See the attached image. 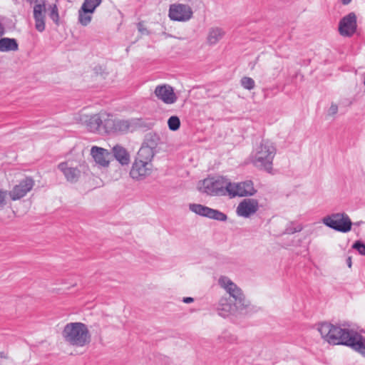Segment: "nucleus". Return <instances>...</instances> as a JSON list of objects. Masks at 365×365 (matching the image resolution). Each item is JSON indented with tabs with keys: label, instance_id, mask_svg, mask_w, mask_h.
I'll use <instances>...</instances> for the list:
<instances>
[{
	"label": "nucleus",
	"instance_id": "nucleus-1",
	"mask_svg": "<svg viewBox=\"0 0 365 365\" xmlns=\"http://www.w3.org/2000/svg\"><path fill=\"white\" fill-rule=\"evenodd\" d=\"M62 336L66 343L77 347H83L91 340L87 325L82 322L66 324L62 331Z\"/></svg>",
	"mask_w": 365,
	"mask_h": 365
},
{
	"label": "nucleus",
	"instance_id": "nucleus-2",
	"mask_svg": "<svg viewBox=\"0 0 365 365\" xmlns=\"http://www.w3.org/2000/svg\"><path fill=\"white\" fill-rule=\"evenodd\" d=\"M276 152L273 143L262 140L252 152L251 162L256 168L271 173Z\"/></svg>",
	"mask_w": 365,
	"mask_h": 365
},
{
	"label": "nucleus",
	"instance_id": "nucleus-3",
	"mask_svg": "<svg viewBox=\"0 0 365 365\" xmlns=\"http://www.w3.org/2000/svg\"><path fill=\"white\" fill-rule=\"evenodd\" d=\"M333 324L329 322H322L319 325L318 331L322 337L329 344L334 345H344L353 330L346 328V325Z\"/></svg>",
	"mask_w": 365,
	"mask_h": 365
},
{
	"label": "nucleus",
	"instance_id": "nucleus-4",
	"mask_svg": "<svg viewBox=\"0 0 365 365\" xmlns=\"http://www.w3.org/2000/svg\"><path fill=\"white\" fill-rule=\"evenodd\" d=\"M219 283L229 293V297L227 298L235 304L241 313L247 314L251 311L250 301L245 299L241 289L227 277H220Z\"/></svg>",
	"mask_w": 365,
	"mask_h": 365
},
{
	"label": "nucleus",
	"instance_id": "nucleus-5",
	"mask_svg": "<svg viewBox=\"0 0 365 365\" xmlns=\"http://www.w3.org/2000/svg\"><path fill=\"white\" fill-rule=\"evenodd\" d=\"M200 190L211 196L230 195L231 182L222 176L205 179Z\"/></svg>",
	"mask_w": 365,
	"mask_h": 365
},
{
	"label": "nucleus",
	"instance_id": "nucleus-6",
	"mask_svg": "<svg viewBox=\"0 0 365 365\" xmlns=\"http://www.w3.org/2000/svg\"><path fill=\"white\" fill-rule=\"evenodd\" d=\"M322 222L327 227L342 233H346L351 230L352 222L345 213H334L324 217Z\"/></svg>",
	"mask_w": 365,
	"mask_h": 365
},
{
	"label": "nucleus",
	"instance_id": "nucleus-7",
	"mask_svg": "<svg viewBox=\"0 0 365 365\" xmlns=\"http://www.w3.org/2000/svg\"><path fill=\"white\" fill-rule=\"evenodd\" d=\"M111 115L106 112L84 115L81 120L86 125L87 130L91 133H98L101 130L105 132V125L108 117Z\"/></svg>",
	"mask_w": 365,
	"mask_h": 365
},
{
	"label": "nucleus",
	"instance_id": "nucleus-8",
	"mask_svg": "<svg viewBox=\"0 0 365 365\" xmlns=\"http://www.w3.org/2000/svg\"><path fill=\"white\" fill-rule=\"evenodd\" d=\"M189 209L196 215L207 217L209 219L220 222H225L227 220V216L225 213L201 204H190Z\"/></svg>",
	"mask_w": 365,
	"mask_h": 365
},
{
	"label": "nucleus",
	"instance_id": "nucleus-9",
	"mask_svg": "<svg viewBox=\"0 0 365 365\" xmlns=\"http://www.w3.org/2000/svg\"><path fill=\"white\" fill-rule=\"evenodd\" d=\"M193 11L187 4H172L169 9V17L175 21H187L192 17Z\"/></svg>",
	"mask_w": 365,
	"mask_h": 365
},
{
	"label": "nucleus",
	"instance_id": "nucleus-10",
	"mask_svg": "<svg viewBox=\"0 0 365 365\" xmlns=\"http://www.w3.org/2000/svg\"><path fill=\"white\" fill-rule=\"evenodd\" d=\"M356 16L354 12H350L339 21V32L342 36H352L356 32Z\"/></svg>",
	"mask_w": 365,
	"mask_h": 365
},
{
	"label": "nucleus",
	"instance_id": "nucleus-11",
	"mask_svg": "<svg viewBox=\"0 0 365 365\" xmlns=\"http://www.w3.org/2000/svg\"><path fill=\"white\" fill-rule=\"evenodd\" d=\"M256 192L257 190L251 180H246L237 184L231 182L230 196L231 197L252 196Z\"/></svg>",
	"mask_w": 365,
	"mask_h": 365
},
{
	"label": "nucleus",
	"instance_id": "nucleus-12",
	"mask_svg": "<svg viewBox=\"0 0 365 365\" xmlns=\"http://www.w3.org/2000/svg\"><path fill=\"white\" fill-rule=\"evenodd\" d=\"M152 168V163L135 159L130 169V175L133 179L141 180L151 173Z\"/></svg>",
	"mask_w": 365,
	"mask_h": 365
},
{
	"label": "nucleus",
	"instance_id": "nucleus-13",
	"mask_svg": "<svg viewBox=\"0 0 365 365\" xmlns=\"http://www.w3.org/2000/svg\"><path fill=\"white\" fill-rule=\"evenodd\" d=\"M34 181L30 178L27 177L21 180L19 184L15 185L12 190L9 192V196L12 200H17L24 197L34 187Z\"/></svg>",
	"mask_w": 365,
	"mask_h": 365
},
{
	"label": "nucleus",
	"instance_id": "nucleus-14",
	"mask_svg": "<svg viewBox=\"0 0 365 365\" xmlns=\"http://www.w3.org/2000/svg\"><path fill=\"white\" fill-rule=\"evenodd\" d=\"M130 127V123L128 120H114L108 118L105 125V133H125Z\"/></svg>",
	"mask_w": 365,
	"mask_h": 365
},
{
	"label": "nucleus",
	"instance_id": "nucleus-15",
	"mask_svg": "<svg viewBox=\"0 0 365 365\" xmlns=\"http://www.w3.org/2000/svg\"><path fill=\"white\" fill-rule=\"evenodd\" d=\"M259 209V202L253 198H246L240 202L237 207V214L243 217H250Z\"/></svg>",
	"mask_w": 365,
	"mask_h": 365
},
{
	"label": "nucleus",
	"instance_id": "nucleus-16",
	"mask_svg": "<svg viewBox=\"0 0 365 365\" xmlns=\"http://www.w3.org/2000/svg\"><path fill=\"white\" fill-rule=\"evenodd\" d=\"M345 346L365 357V337L357 331H352L349 338L345 341Z\"/></svg>",
	"mask_w": 365,
	"mask_h": 365
},
{
	"label": "nucleus",
	"instance_id": "nucleus-17",
	"mask_svg": "<svg viewBox=\"0 0 365 365\" xmlns=\"http://www.w3.org/2000/svg\"><path fill=\"white\" fill-rule=\"evenodd\" d=\"M154 93L159 100L166 104H173L177 101V96L174 93L173 87L170 86H158Z\"/></svg>",
	"mask_w": 365,
	"mask_h": 365
},
{
	"label": "nucleus",
	"instance_id": "nucleus-18",
	"mask_svg": "<svg viewBox=\"0 0 365 365\" xmlns=\"http://www.w3.org/2000/svg\"><path fill=\"white\" fill-rule=\"evenodd\" d=\"M46 4L44 0H40L34 7V19L35 20L36 29L39 32L45 30Z\"/></svg>",
	"mask_w": 365,
	"mask_h": 365
},
{
	"label": "nucleus",
	"instance_id": "nucleus-19",
	"mask_svg": "<svg viewBox=\"0 0 365 365\" xmlns=\"http://www.w3.org/2000/svg\"><path fill=\"white\" fill-rule=\"evenodd\" d=\"M6 33L4 24L0 22V37ZM19 49V44L15 38H0V52L16 51Z\"/></svg>",
	"mask_w": 365,
	"mask_h": 365
},
{
	"label": "nucleus",
	"instance_id": "nucleus-20",
	"mask_svg": "<svg viewBox=\"0 0 365 365\" xmlns=\"http://www.w3.org/2000/svg\"><path fill=\"white\" fill-rule=\"evenodd\" d=\"M216 309L217 314L224 318L230 314H234L236 310L240 311V309L235 307V304L230 302L227 297H222L219 300Z\"/></svg>",
	"mask_w": 365,
	"mask_h": 365
},
{
	"label": "nucleus",
	"instance_id": "nucleus-21",
	"mask_svg": "<svg viewBox=\"0 0 365 365\" xmlns=\"http://www.w3.org/2000/svg\"><path fill=\"white\" fill-rule=\"evenodd\" d=\"M58 168L62 172L66 180L69 182H76L81 176V171L77 168L69 166L67 162L59 163Z\"/></svg>",
	"mask_w": 365,
	"mask_h": 365
},
{
	"label": "nucleus",
	"instance_id": "nucleus-22",
	"mask_svg": "<svg viewBox=\"0 0 365 365\" xmlns=\"http://www.w3.org/2000/svg\"><path fill=\"white\" fill-rule=\"evenodd\" d=\"M91 155L95 162L101 166L106 167L109 164L107 159L108 152L106 149L97 146H93L91 150Z\"/></svg>",
	"mask_w": 365,
	"mask_h": 365
},
{
	"label": "nucleus",
	"instance_id": "nucleus-23",
	"mask_svg": "<svg viewBox=\"0 0 365 365\" xmlns=\"http://www.w3.org/2000/svg\"><path fill=\"white\" fill-rule=\"evenodd\" d=\"M113 156L121 165H128L130 162V155L123 146L116 145L113 148Z\"/></svg>",
	"mask_w": 365,
	"mask_h": 365
},
{
	"label": "nucleus",
	"instance_id": "nucleus-24",
	"mask_svg": "<svg viewBox=\"0 0 365 365\" xmlns=\"http://www.w3.org/2000/svg\"><path fill=\"white\" fill-rule=\"evenodd\" d=\"M155 151L145 145H142L139 149L135 159L141 160L142 161L148 163H151V161L155 155Z\"/></svg>",
	"mask_w": 365,
	"mask_h": 365
},
{
	"label": "nucleus",
	"instance_id": "nucleus-25",
	"mask_svg": "<svg viewBox=\"0 0 365 365\" xmlns=\"http://www.w3.org/2000/svg\"><path fill=\"white\" fill-rule=\"evenodd\" d=\"M224 35V32L220 28H212L210 30L207 41L210 44H215Z\"/></svg>",
	"mask_w": 365,
	"mask_h": 365
},
{
	"label": "nucleus",
	"instance_id": "nucleus-26",
	"mask_svg": "<svg viewBox=\"0 0 365 365\" xmlns=\"http://www.w3.org/2000/svg\"><path fill=\"white\" fill-rule=\"evenodd\" d=\"M160 141L159 136L155 133H148L145 135L143 145L155 150Z\"/></svg>",
	"mask_w": 365,
	"mask_h": 365
},
{
	"label": "nucleus",
	"instance_id": "nucleus-27",
	"mask_svg": "<svg viewBox=\"0 0 365 365\" xmlns=\"http://www.w3.org/2000/svg\"><path fill=\"white\" fill-rule=\"evenodd\" d=\"M101 1L102 0H85L81 6V10L86 14L93 13Z\"/></svg>",
	"mask_w": 365,
	"mask_h": 365
},
{
	"label": "nucleus",
	"instance_id": "nucleus-28",
	"mask_svg": "<svg viewBox=\"0 0 365 365\" xmlns=\"http://www.w3.org/2000/svg\"><path fill=\"white\" fill-rule=\"evenodd\" d=\"M48 16L53 21V23L56 25H59V14L58 9L56 4H51L48 7Z\"/></svg>",
	"mask_w": 365,
	"mask_h": 365
},
{
	"label": "nucleus",
	"instance_id": "nucleus-29",
	"mask_svg": "<svg viewBox=\"0 0 365 365\" xmlns=\"http://www.w3.org/2000/svg\"><path fill=\"white\" fill-rule=\"evenodd\" d=\"M168 125L170 130L176 131L180 128V118L176 115L170 117L168 120Z\"/></svg>",
	"mask_w": 365,
	"mask_h": 365
},
{
	"label": "nucleus",
	"instance_id": "nucleus-30",
	"mask_svg": "<svg viewBox=\"0 0 365 365\" xmlns=\"http://www.w3.org/2000/svg\"><path fill=\"white\" fill-rule=\"evenodd\" d=\"M240 83H241V86L244 88L249 90V91L253 89L255 86V81L252 78L247 77V76L242 78Z\"/></svg>",
	"mask_w": 365,
	"mask_h": 365
},
{
	"label": "nucleus",
	"instance_id": "nucleus-31",
	"mask_svg": "<svg viewBox=\"0 0 365 365\" xmlns=\"http://www.w3.org/2000/svg\"><path fill=\"white\" fill-rule=\"evenodd\" d=\"M352 248L356 250L361 255L365 256V243L361 240H356L352 245Z\"/></svg>",
	"mask_w": 365,
	"mask_h": 365
},
{
	"label": "nucleus",
	"instance_id": "nucleus-32",
	"mask_svg": "<svg viewBox=\"0 0 365 365\" xmlns=\"http://www.w3.org/2000/svg\"><path fill=\"white\" fill-rule=\"evenodd\" d=\"M78 21L81 25L87 26L91 21V16L87 15L86 13L81 14V11H79Z\"/></svg>",
	"mask_w": 365,
	"mask_h": 365
},
{
	"label": "nucleus",
	"instance_id": "nucleus-33",
	"mask_svg": "<svg viewBox=\"0 0 365 365\" xmlns=\"http://www.w3.org/2000/svg\"><path fill=\"white\" fill-rule=\"evenodd\" d=\"M137 28H138V31L143 34V35H148L149 34V31H148V29L144 26V24L143 22H139L137 24Z\"/></svg>",
	"mask_w": 365,
	"mask_h": 365
},
{
	"label": "nucleus",
	"instance_id": "nucleus-34",
	"mask_svg": "<svg viewBox=\"0 0 365 365\" xmlns=\"http://www.w3.org/2000/svg\"><path fill=\"white\" fill-rule=\"evenodd\" d=\"M338 112V106L336 103H332L329 108L328 115H334Z\"/></svg>",
	"mask_w": 365,
	"mask_h": 365
},
{
	"label": "nucleus",
	"instance_id": "nucleus-35",
	"mask_svg": "<svg viewBox=\"0 0 365 365\" xmlns=\"http://www.w3.org/2000/svg\"><path fill=\"white\" fill-rule=\"evenodd\" d=\"M302 230V227L300 225H298L297 227H294V228L288 227L286 230V233L287 234H294L295 232H300Z\"/></svg>",
	"mask_w": 365,
	"mask_h": 365
},
{
	"label": "nucleus",
	"instance_id": "nucleus-36",
	"mask_svg": "<svg viewBox=\"0 0 365 365\" xmlns=\"http://www.w3.org/2000/svg\"><path fill=\"white\" fill-rule=\"evenodd\" d=\"M302 230V227L300 225H298L297 227H294V228L288 227L286 230V233L287 234H294L295 232H300Z\"/></svg>",
	"mask_w": 365,
	"mask_h": 365
},
{
	"label": "nucleus",
	"instance_id": "nucleus-37",
	"mask_svg": "<svg viewBox=\"0 0 365 365\" xmlns=\"http://www.w3.org/2000/svg\"><path fill=\"white\" fill-rule=\"evenodd\" d=\"M6 192L0 190V207L5 204Z\"/></svg>",
	"mask_w": 365,
	"mask_h": 365
},
{
	"label": "nucleus",
	"instance_id": "nucleus-38",
	"mask_svg": "<svg viewBox=\"0 0 365 365\" xmlns=\"http://www.w3.org/2000/svg\"><path fill=\"white\" fill-rule=\"evenodd\" d=\"M194 301V299L192 297H184L182 299V302L184 303H186V304H189V303H191Z\"/></svg>",
	"mask_w": 365,
	"mask_h": 365
},
{
	"label": "nucleus",
	"instance_id": "nucleus-39",
	"mask_svg": "<svg viewBox=\"0 0 365 365\" xmlns=\"http://www.w3.org/2000/svg\"><path fill=\"white\" fill-rule=\"evenodd\" d=\"M346 263L349 267L351 266V259L350 257H349L346 259Z\"/></svg>",
	"mask_w": 365,
	"mask_h": 365
},
{
	"label": "nucleus",
	"instance_id": "nucleus-40",
	"mask_svg": "<svg viewBox=\"0 0 365 365\" xmlns=\"http://www.w3.org/2000/svg\"><path fill=\"white\" fill-rule=\"evenodd\" d=\"M351 1V0H341V3L344 5H348Z\"/></svg>",
	"mask_w": 365,
	"mask_h": 365
}]
</instances>
